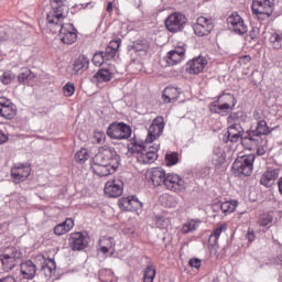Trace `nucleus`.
I'll return each mask as SVG.
<instances>
[{
  "label": "nucleus",
  "instance_id": "obj_1",
  "mask_svg": "<svg viewBox=\"0 0 282 282\" xmlns=\"http://www.w3.org/2000/svg\"><path fill=\"white\" fill-rule=\"evenodd\" d=\"M65 1L51 0V10L46 14V21L51 28H57L59 30V41L64 45H74L78 40V30L72 23L63 24L69 12V7L66 6Z\"/></svg>",
  "mask_w": 282,
  "mask_h": 282
},
{
  "label": "nucleus",
  "instance_id": "obj_2",
  "mask_svg": "<svg viewBox=\"0 0 282 282\" xmlns=\"http://www.w3.org/2000/svg\"><path fill=\"white\" fill-rule=\"evenodd\" d=\"M144 141L132 139L128 144V152L133 155L139 164H153L158 160V151H160V143L148 145Z\"/></svg>",
  "mask_w": 282,
  "mask_h": 282
},
{
  "label": "nucleus",
  "instance_id": "obj_3",
  "mask_svg": "<svg viewBox=\"0 0 282 282\" xmlns=\"http://www.w3.org/2000/svg\"><path fill=\"white\" fill-rule=\"evenodd\" d=\"M271 131H273V129L268 127V122L265 120H259L254 130L246 131L242 139V147L248 151H252V149L259 147L261 135H270Z\"/></svg>",
  "mask_w": 282,
  "mask_h": 282
},
{
  "label": "nucleus",
  "instance_id": "obj_4",
  "mask_svg": "<svg viewBox=\"0 0 282 282\" xmlns=\"http://www.w3.org/2000/svg\"><path fill=\"white\" fill-rule=\"evenodd\" d=\"M254 160H257L254 154L238 156L231 166L234 175L236 177H250L254 171Z\"/></svg>",
  "mask_w": 282,
  "mask_h": 282
},
{
  "label": "nucleus",
  "instance_id": "obj_5",
  "mask_svg": "<svg viewBox=\"0 0 282 282\" xmlns=\"http://www.w3.org/2000/svg\"><path fill=\"white\" fill-rule=\"evenodd\" d=\"M23 253L21 250L17 249V247H9L4 250L2 254H0V261L2 263V270L4 272H10L14 270L21 261Z\"/></svg>",
  "mask_w": 282,
  "mask_h": 282
},
{
  "label": "nucleus",
  "instance_id": "obj_6",
  "mask_svg": "<svg viewBox=\"0 0 282 282\" xmlns=\"http://www.w3.org/2000/svg\"><path fill=\"white\" fill-rule=\"evenodd\" d=\"M106 133L111 140H129L131 138V126L124 122H112L108 126Z\"/></svg>",
  "mask_w": 282,
  "mask_h": 282
},
{
  "label": "nucleus",
  "instance_id": "obj_7",
  "mask_svg": "<svg viewBox=\"0 0 282 282\" xmlns=\"http://www.w3.org/2000/svg\"><path fill=\"white\" fill-rule=\"evenodd\" d=\"M251 10L259 19H270L274 12V0H253Z\"/></svg>",
  "mask_w": 282,
  "mask_h": 282
},
{
  "label": "nucleus",
  "instance_id": "obj_8",
  "mask_svg": "<svg viewBox=\"0 0 282 282\" xmlns=\"http://www.w3.org/2000/svg\"><path fill=\"white\" fill-rule=\"evenodd\" d=\"M227 26L230 32L238 34V36L248 34V24L243 21V18H241L238 12H232L228 15Z\"/></svg>",
  "mask_w": 282,
  "mask_h": 282
},
{
  "label": "nucleus",
  "instance_id": "obj_9",
  "mask_svg": "<svg viewBox=\"0 0 282 282\" xmlns=\"http://www.w3.org/2000/svg\"><path fill=\"white\" fill-rule=\"evenodd\" d=\"M94 160H96V162H104V164H110L111 166L117 164V169L120 165L118 152H116V149L109 147H101Z\"/></svg>",
  "mask_w": 282,
  "mask_h": 282
},
{
  "label": "nucleus",
  "instance_id": "obj_10",
  "mask_svg": "<svg viewBox=\"0 0 282 282\" xmlns=\"http://www.w3.org/2000/svg\"><path fill=\"white\" fill-rule=\"evenodd\" d=\"M104 192L107 197H120L124 193V183L120 177L111 178L105 184Z\"/></svg>",
  "mask_w": 282,
  "mask_h": 282
},
{
  "label": "nucleus",
  "instance_id": "obj_11",
  "mask_svg": "<svg viewBox=\"0 0 282 282\" xmlns=\"http://www.w3.org/2000/svg\"><path fill=\"white\" fill-rule=\"evenodd\" d=\"M164 131V118L156 117L148 130V137L145 139L147 144H152V142H155L160 135H162Z\"/></svg>",
  "mask_w": 282,
  "mask_h": 282
},
{
  "label": "nucleus",
  "instance_id": "obj_12",
  "mask_svg": "<svg viewBox=\"0 0 282 282\" xmlns=\"http://www.w3.org/2000/svg\"><path fill=\"white\" fill-rule=\"evenodd\" d=\"M192 28L196 36H208L213 32V20L206 17H199Z\"/></svg>",
  "mask_w": 282,
  "mask_h": 282
},
{
  "label": "nucleus",
  "instance_id": "obj_13",
  "mask_svg": "<svg viewBox=\"0 0 282 282\" xmlns=\"http://www.w3.org/2000/svg\"><path fill=\"white\" fill-rule=\"evenodd\" d=\"M32 172V167L26 163L15 164L11 169V177L14 184H21V182H25L30 177V173Z\"/></svg>",
  "mask_w": 282,
  "mask_h": 282
},
{
  "label": "nucleus",
  "instance_id": "obj_14",
  "mask_svg": "<svg viewBox=\"0 0 282 282\" xmlns=\"http://www.w3.org/2000/svg\"><path fill=\"white\" fill-rule=\"evenodd\" d=\"M91 170L98 177H107L108 175H111V173H116L118 164L110 165L109 163L93 159Z\"/></svg>",
  "mask_w": 282,
  "mask_h": 282
},
{
  "label": "nucleus",
  "instance_id": "obj_15",
  "mask_svg": "<svg viewBox=\"0 0 282 282\" xmlns=\"http://www.w3.org/2000/svg\"><path fill=\"white\" fill-rule=\"evenodd\" d=\"M118 206L120 210H126L128 213H135V210H140L142 208V202L138 199V196H128L121 197L118 200Z\"/></svg>",
  "mask_w": 282,
  "mask_h": 282
},
{
  "label": "nucleus",
  "instance_id": "obj_16",
  "mask_svg": "<svg viewBox=\"0 0 282 282\" xmlns=\"http://www.w3.org/2000/svg\"><path fill=\"white\" fill-rule=\"evenodd\" d=\"M206 65H208V59H206L205 56L199 55L187 62L186 72L187 74H202Z\"/></svg>",
  "mask_w": 282,
  "mask_h": 282
},
{
  "label": "nucleus",
  "instance_id": "obj_17",
  "mask_svg": "<svg viewBox=\"0 0 282 282\" xmlns=\"http://www.w3.org/2000/svg\"><path fill=\"white\" fill-rule=\"evenodd\" d=\"M68 245L72 250L80 251L85 250V248L89 246V241L87 240V237L83 235V232H73L68 239Z\"/></svg>",
  "mask_w": 282,
  "mask_h": 282
},
{
  "label": "nucleus",
  "instance_id": "obj_18",
  "mask_svg": "<svg viewBox=\"0 0 282 282\" xmlns=\"http://www.w3.org/2000/svg\"><path fill=\"white\" fill-rule=\"evenodd\" d=\"M227 138L229 142H239V140H241V144H243L246 132H243V127H241V123H231L227 130Z\"/></svg>",
  "mask_w": 282,
  "mask_h": 282
},
{
  "label": "nucleus",
  "instance_id": "obj_19",
  "mask_svg": "<svg viewBox=\"0 0 282 282\" xmlns=\"http://www.w3.org/2000/svg\"><path fill=\"white\" fill-rule=\"evenodd\" d=\"M276 180H279V170L269 167L261 176L260 184L265 186V188H270Z\"/></svg>",
  "mask_w": 282,
  "mask_h": 282
},
{
  "label": "nucleus",
  "instance_id": "obj_20",
  "mask_svg": "<svg viewBox=\"0 0 282 282\" xmlns=\"http://www.w3.org/2000/svg\"><path fill=\"white\" fill-rule=\"evenodd\" d=\"M166 171H164L162 167H153L148 174V177L151 180L153 186H163Z\"/></svg>",
  "mask_w": 282,
  "mask_h": 282
},
{
  "label": "nucleus",
  "instance_id": "obj_21",
  "mask_svg": "<svg viewBox=\"0 0 282 282\" xmlns=\"http://www.w3.org/2000/svg\"><path fill=\"white\" fill-rule=\"evenodd\" d=\"M23 279L32 280L36 276V264L32 260H28L20 265Z\"/></svg>",
  "mask_w": 282,
  "mask_h": 282
},
{
  "label": "nucleus",
  "instance_id": "obj_22",
  "mask_svg": "<svg viewBox=\"0 0 282 282\" xmlns=\"http://www.w3.org/2000/svg\"><path fill=\"white\" fill-rule=\"evenodd\" d=\"M219 99L213 101L209 106L212 113H219L221 116H228L230 111H232V107L228 104H219Z\"/></svg>",
  "mask_w": 282,
  "mask_h": 282
},
{
  "label": "nucleus",
  "instance_id": "obj_23",
  "mask_svg": "<svg viewBox=\"0 0 282 282\" xmlns=\"http://www.w3.org/2000/svg\"><path fill=\"white\" fill-rule=\"evenodd\" d=\"M72 228H74V219L66 218L65 221L54 227V235H56L57 237H63V235H67V232H69Z\"/></svg>",
  "mask_w": 282,
  "mask_h": 282
},
{
  "label": "nucleus",
  "instance_id": "obj_24",
  "mask_svg": "<svg viewBox=\"0 0 282 282\" xmlns=\"http://www.w3.org/2000/svg\"><path fill=\"white\" fill-rule=\"evenodd\" d=\"M162 100L165 105L175 102L177 100V87L167 86L162 91Z\"/></svg>",
  "mask_w": 282,
  "mask_h": 282
},
{
  "label": "nucleus",
  "instance_id": "obj_25",
  "mask_svg": "<svg viewBox=\"0 0 282 282\" xmlns=\"http://www.w3.org/2000/svg\"><path fill=\"white\" fill-rule=\"evenodd\" d=\"M87 69H89V58L85 55H79L73 64V70L78 74V72H87Z\"/></svg>",
  "mask_w": 282,
  "mask_h": 282
},
{
  "label": "nucleus",
  "instance_id": "obj_26",
  "mask_svg": "<svg viewBox=\"0 0 282 282\" xmlns=\"http://www.w3.org/2000/svg\"><path fill=\"white\" fill-rule=\"evenodd\" d=\"M163 186L172 193L177 192V174L167 173L163 180Z\"/></svg>",
  "mask_w": 282,
  "mask_h": 282
},
{
  "label": "nucleus",
  "instance_id": "obj_27",
  "mask_svg": "<svg viewBox=\"0 0 282 282\" xmlns=\"http://www.w3.org/2000/svg\"><path fill=\"white\" fill-rule=\"evenodd\" d=\"M228 230V225L226 223L218 224L217 227L214 229L212 235L209 236V242L212 246H217L219 242V237H221V232H226Z\"/></svg>",
  "mask_w": 282,
  "mask_h": 282
},
{
  "label": "nucleus",
  "instance_id": "obj_28",
  "mask_svg": "<svg viewBox=\"0 0 282 282\" xmlns=\"http://www.w3.org/2000/svg\"><path fill=\"white\" fill-rule=\"evenodd\" d=\"M202 226V219H189L185 224H183L181 228V232L183 235H188V232H195Z\"/></svg>",
  "mask_w": 282,
  "mask_h": 282
},
{
  "label": "nucleus",
  "instance_id": "obj_29",
  "mask_svg": "<svg viewBox=\"0 0 282 282\" xmlns=\"http://www.w3.org/2000/svg\"><path fill=\"white\" fill-rule=\"evenodd\" d=\"M94 78L97 83H109L113 78V73L109 69L101 68L94 75Z\"/></svg>",
  "mask_w": 282,
  "mask_h": 282
},
{
  "label": "nucleus",
  "instance_id": "obj_30",
  "mask_svg": "<svg viewBox=\"0 0 282 282\" xmlns=\"http://www.w3.org/2000/svg\"><path fill=\"white\" fill-rule=\"evenodd\" d=\"M237 206H239L237 200H226L224 203H220V210L226 216L232 215V213L237 210Z\"/></svg>",
  "mask_w": 282,
  "mask_h": 282
},
{
  "label": "nucleus",
  "instance_id": "obj_31",
  "mask_svg": "<svg viewBox=\"0 0 282 282\" xmlns=\"http://www.w3.org/2000/svg\"><path fill=\"white\" fill-rule=\"evenodd\" d=\"M165 28L169 32H172V34L177 32V12H174L166 18Z\"/></svg>",
  "mask_w": 282,
  "mask_h": 282
},
{
  "label": "nucleus",
  "instance_id": "obj_32",
  "mask_svg": "<svg viewBox=\"0 0 282 282\" xmlns=\"http://www.w3.org/2000/svg\"><path fill=\"white\" fill-rule=\"evenodd\" d=\"M218 100L219 102L229 105L231 109H235V107L237 106V98H235V95L230 93H223L221 95L218 96Z\"/></svg>",
  "mask_w": 282,
  "mask_h": 282
},
{
  "label": "nucleus",
  "instance_id": "obj_33",
  "mask_svg": "<svg viewBox=\"0 0 282 282\" xmlns=\"http://www.w3.org/2000/svg\"><path fill=\"white\" fill-rule=\"evenodd\" d=\"M269 43L274 50H282V33L272 32L269 36Z\"/></svg>",
  "mask_w": 282,
  "mask_h": 282
},
{
  "label": "nucleus",
  "instance_id": "obj_34",
  "mask_svg": "<svg viewBox=\"0 0 282 282\" xmlns=\"http://www.w3.org/2000/svg\"><path fill=\"white\" fill-rule=\"evenodd\" d=\"M34 78H36V76L29 68H24L18 75V83H20V85H28V83H30V80H34Z\"/></svg>",
  "mask_w": 282,
  "mask_h": 282
},
{
  "label": "nucleus",
  "instance_id": "obj_35",
  "mask_svg": "<svg viewBox=\"0 0 282 282\" xmlns=\"http://www.w3.org/2000/svg\"><path fill=\"white\" fill-rule=\"evenodd\" d=\"M0 116L1 118H6L7 120H12V118L17 116V106H14V104H10L4 108H0Z\"/></svg>",
  "mask_w": 282,
  "mask_h": 282
},
{
  "label": "nucleus",
  "instance_id": "obj_36",
  "mask_svg": "<svg viewBox=\"0 0 282 282\" xmlns=\"http://www.w3.org/2000/svg\"><path fill=\"white\" fill-rule=\"evenodd\" d=\"M155 274H156L155 265L148 264L144 269L143 282L155 281Z\"/></svg>",
  "mask_w": 282,
  "mask_h": 282
},
{
  "label": "nucleus",
  "instance_id": "obj_37",
  "mask_svg": "<svg viewBox=\"0 0 282 282\" xmlns=\"http://www.w3.org/2000/svg\"><path fill=\"white\" fill-rule=\"evenodd\" d=\"M149 41H147L145 39L137 40L131 45V48L134 50V52H149Z\"/></svg>",
  "mask_w": 282,
  "mask_h": 282
},
{
  "label": "nucleus",
  "instance_id": "obj_38",
  "mask_svg": "<svg viewBox=\"0 0 282 282\" xmlns=\"http://www.w3.org/2000/svg\"><path fill=\"white\" fill-rule=\"evenodd\" d=\"M102 243L105 245V246L100 247V252H102V254L109 253V250H111V248H115V246H116V242L113 241V238H111V237H104Z\"/></svg>",
  "mask_w": 282,
  "mask_h": 282
},
{
  "label": "nucleus",
  "instance_id": "obj_39",
  "mask_svg": "<svg viewBox=\"0 0 282 282\" xmlns=\"http://www.w3.org/2000/svg\"><path fill=\"white\" fill-rule=\"evenodd\" d=\"M272 221H274V217H272V215L261 214L258 218L257 224H258V226L265 228V226H270V224H272Z\"/></svg>",
  "mask_w": 282,
  "mask_h": 282
},
{
  "label": "nucleus",
  "instance_id": "obj_40",
  "mask_svg": "<svg viewBox=\"0 0 282 282\" xmlns=\"http://www.w3.org/2000/svg\"><path fill=\"white\" fill-rule=\"evenodd\" d=\"M76 162H79V164H85L87 160H89V151L87 149L82 148L78 152L75 154Z\"/></svg>",
  "mask_w": 282,
  "mask_h": 282
},
{
  "label": "nucleus",
  "instance_id": "obj_41",
  "mask_svg": "<svg viewBox=\"0 0 282 282\" xmlns=\"http://www.w3.org/2000/svg\"><path fill=\"white\" fill-rule=\"evenodd\" d=\"M164 163L165 166H175L177 164V152H166Z\"/></svg>",
  "mask_w": 282,
  "mask_h": 282
},
{
  "label": "nucleus",
  "instance_id": "obj_42",
  "mask_svg": "<svg viewBox=\"0 0 282 282\" xmlns=\"http://www.w3.org/2000/svg\"><path fill=\"white\" fill-rule=\"evenodd\" d=\"M186 50H188V45L184 42H178L177 44V56H178V63H182V61L186 59Z\"/></svg>",
  "mask_w": 282,
  "mask_h": 282
},
{
  "label": "nucleus",
  "instance_id": "obj_43",
  "mask_svg": "<svg viewBox=\"0 0 282 282\" xmlns=\"http://www.w3.org/2000/svg\"><path fill=\"white\" fill-rule=\"evenodd\" d=\"M177 51L176 50H172L170 51L166 56H165V63L169 67L173 66V65H177Z\"/></svg>",
  "mask_w": 282,
  "mask_h": 282
},
{
  "label": "nucleus",
  "instance_id": "obj_44",
  "mask_svg": "<svg viewBox=\"0 0 282 282\" xmlns=\"http://www.w3.org/2000/svg\"><path fill=\"white\" fill-rule=\"evenodd\" d=\"M154 224L156 228H160V230L169 228V219H166L164 216H155Z\"/></svg>",
  "mask_w": 282,
  "mask_h": 282
},
{
  "label": "nucleus",
  "instance_id": "obj_45",
  "mask_svg": "<svg viewBox=\"0 0 282 282\" xmlns=\"http://www.w3.org/2000/svg\"><path fill=\"white\" fill-rule=\"evenodd\" d=\"M75 93H76V86L74 85V83L68 82L63 87V94L64 96H66V98H72V95Z\"/></svg>",
  "mask_w": 282,
  "mask_h": 282
},
{
  "label": "nucleus",
  "instance_id": "obj_46",
  "mask_svg": "<svg viewBox=\"0 0 282 282\" xmlns=\"http://www.w3.org/2000/svg\"><path fill=\"white\" fill-rule=\"evenodd\" d=\"M105 140H107V135L105 134V132L97 130L94 132L93 135V142L95 144H102V142H105Z\"/></svg>",
  "mask_w": 282,
  "mask_h": 282
},
{
  "label": "nucleus",
  "instance_id": "obj_47",
  "mask_svg": "<svg viewBox=\"0 0 282 282\" xmlns=\"http://www.w3.org/2000/svg\"><path fill=\"white\" fill-rule=\"evenodd\" d=\"M106 61L107 59L105 58L102 51L95 53L93 56V63L96 65V67H100V65H102Z\"/></svg>",
  "mask_w": 282,
  "mask_h": 282
},
{
  "label": "nucleus",
  "instance_id": "obj_48",
  "mask_svg": "<svg viewBox=\"0 0 282 282\" xmlns=\"http://www.w3.org/2000/svg\"><path fill=\"white\" fill-rule=\"evenodd\" d=\"M188 25V19H186V15L182 13H177V30L178 32H182L185 26Z\"/></svg>",
  "mask_w": 282,
  "mask_h": 282
},
{
  "label": "nucleus",
  "instance_id": "obj_49",
  "mask_svg": "<svg viewBox=\"0 0 282 282\" xmlns=\"http://www.w3.org/2000/svg\"><path fill=\"white\" fill-rule=\"evenodd\" d=\"M225 162H226V154H225V153L216 154V155L213 158V164H214L216 167L221 166V164H225Z\"/></svg>",
  "mask_w": 282,
  "mask_h": 282
},
{
  "label": "nucleus",
  "instance_id": "obj_50",
  "mask_svg": "<svg viewBox=\"0 0 282 282\" xmlns=\"http://www.w3.org/2000/svg\"><path fill=\"white\" fill-rule=\"evenodd\" d=\"M104 54V57L106 61H112V58H116L117 51H113L109 46L106 47V51H101Z\"/></svg>",
  "mask_w": 282,
  "mask_h": 282
},
{
  "label": "nucleus",
  "instance_id": "obj_51",
  "mask_svg": "<svg viewBox=\"0 0 282 282\" xmlns=\"http://www.w3.org/2000/svg\"><path fill=\"white\" fill-rule=\"evenodd\" d=\"M0 82L2 85H10L12 83V73L10 72H4L1 76H0Z\"/></svg>",
  "mask_w": 282,
  "mask_h": 282
},
{
  "label": "nucleus",
  "instance_id": "obj_52",
  "mask_svg": "<svg viewBox=\"0 0 282 282\" xmlns=\"http://www.w3.org/2000/svg\"><path fill=\"white\" fill-rule=\"evenodd\" d=\"M188 264L191 265V268L199 270L202 268V260L199 258H192L189 259Z\"/></svg>",
  "mask_w": 282,
  "mask_h": 282
},
{
  "label": "nucleus",
  "instance_id": "obj_53",
  "mask_svg": "<svg viewBox=\"0 0 282 282\" xmlns=\"http://www.w3.org/2000/svg\"><path fill=\"white\" fill-rule=\"evenodd\" d=\"M120 43H122V40L120 39L112 40L110 41L108 47H110V50H113L115 52H118V50H120Z\"/></svg>",
  "mask_w": 282,
  "mask_h": 282
},
{
  "label": "nucleus",
  "instance_id": "obj_54",
  "mask_svg": "<svg viewBox=\"0 0 282 282\" xmlns=\"http://www.w3.org/2000/svg\"><path fill=\"white\" fill-rule=\"evenodd\" d=\"M261 30L257 26H253L249 33L250 39H252V41H254V39H259V34H260Z\"/></svg>",
  "mask_w": 282,
  "mask_h": 282
},
{
  "label": "nucleus",
  "instance_id": "obj_55",
  "mask_svg": "<svg viewBox=\"0 0 282 282\" xmlns=\"http://www.w3.org/2000/svg\"><path fill=\"white\" fill-rule=\"evenodd\" d=\"M246 239L249 241V243H252V241H254V239H257V236L254 235V230L248 229Z\"/></svg>",
  "mask_w": 282,
  "mask_h": 282
},
{
  "label": "nucleus",
  "instance_id": "obj_56",
  "mask_svg": "<svg viewBox=\"0 0 282 282\" xmlns=\"http://www.w3.org/2000/svg\"><path fill=\"white\" fill-rule=\"evenodd\" d=\"M12 105V101L6 97H0V109Z\"/></svg>",
  "mask_w": 282,
  "mask_h": 282
},
{
  "label": "nucleus",
  "instance_id": "obj_57",
  "mask_svg": "<svg viewBox=\"0 0 282 282\" xmlns=\"http://www.w3.org/2000/svg\"><path fill=\"white\" fill-rule=\"evenodd\" d=\"M186 183L184 182V180H182V177L177 176V191H184V188H186Z\"/></svg>",
  "mask_w": 282,
  "mask_h": 282
},
{
  "label": "nucleus",
  "instance_id": "obj_58",
  "mask_svg": "<svg viewBox=\"0 0 282 282\" xmlns=\"http://www.w3.org/2000/svg\"><path fill=\"white\" fill-rule=\"evenodd\" d=\"M0 282H17V279L14 278V275H7L4 278H1Z\"/></svg>",
  "mask_w": 282,
  "mask_h": 282
},
{
  "label": "nucleus",
  "instance_id": "obj_59",
  "mask_svg": "<svg viewBox=\"0 0 282 282\" xmlns=\"http://www.w3.org/2000/svg\"><path fill=\"white\" fill-rule=\"evenodd\" d=\"M3 41H8V33H6V30L0 29V43H3Z\"/></svg>",
  "mask_w": 282,
  "mask_h": 282
},
{
  "label": "nucleus",
  "instance_id": "obj_60",
  "mask_svg": "<svg viewBox=\"0 0 282 282\" xmlns=\"http://www.w3.org/2000/svg\"><path fill=\"white\" fill-rule=\"evenodd\" d=\"M241 63H243V65H248V63H250V61H252V57H250V55H243L240 58Z\"/></svg>",
  "mask_w": 282,
  "mask_h": 282
},
{
  "label": "nucleus",
  "instance_id": "obj_61",
  "mask_svg": "<svg viewBox=\"0 0 282 282\" xmlns=\"http://www.w3.org/2000/svg\"><path fill=\"white\" fill-rule=\"evenodd\" d=\"M8 142V135L0 130V144Z\"/></svg>",
  "mask_w": 282,
  "mask_h": 282
},
{
  "label": "nucleus",
  "instance_id": "obj_62",
  "mask_svg": "<svg viewBox=\"0 0 282 282\" xmlns=\"http://www.w3.org/2000/svg\"><path fill=\"white\" fill-rule=\"evenodd\" d=\"M278 189H279L280 195L282 196V176L278 181Z\"/></svg>",
  "mask_w": 282,
  "mask_h": 282
},
{
  "label": "nucleus",
  "instance_id": "obj_63",
  "mask_svg": "<svg viewBox=\"0 0 282 282\" xmlns=\"http://www.w3.org/2000/svg\"><path fill=\"white\" fill-rule=\"evenodd\" d=\"M257 155H265V149H263V148H258V149H257Z\"/></svg>",
  "mask_w": 282,
  "mask_h": 282
},
{
  "label": "nucleus",
  "instance_id": "obj_64",
  "mask_svg": "<svg viewBox=\"0 0 282 282\" xmlns=\"http://www.w3.org/2000/svg\"><path fill=\"white\" fill-rule=\"evenodd\" d=\"M275 263L282 267V254L278 256V258L275 259Z\"/></svg>",
  "mask_w": 282,
  "mask_h": 282
}]
</instances>
